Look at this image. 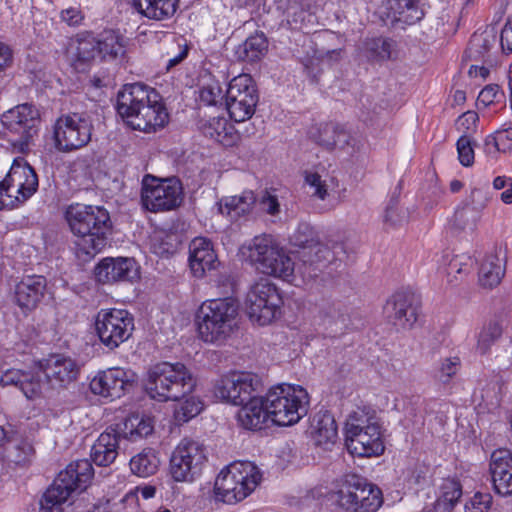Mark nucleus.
Segmentation results:
<instances>
[{
    "instance_id": "obj_4",
    "label": "nucleus",
    "mask_w": 512,
    "mask_h": 512,
    "mask_svg": "<svg viewBox=\"0 0 512 512\" xmlns=\"http://www.w3.org/2000/svg\"><path fill=\"white\" fill-rule=\"evenodd\" d=\"M262 479L259 468L249 461H237L223 468L214 483L216 501L236 504L248 497Z\"/></svg>"
},
{
    "instance_id": "obj_39",
    "label": "nucleus",
    "mask_w": 512,
    "mask_h": 512,
    "mask_svg": "<svg viewBox=\"0 0 512 512\" xmlns=\"http://www.w3.org/2000/svg\"><path fill=\"white\" fill-rule=\"evenodd\" d=\"M462 496V486L454 478L443 479L440 486V495L435 503L436 512H451L460 497Z\"/></svg>"
},
{
    "instance_id": "obj_45",
    "label": "nucleus",
    "mask_w": 512,
    "mask_h": 512,
    "mask_svg": "<svg viewBox=\"0 0 512 512\" xmlns=\"http://www.w3.org/2000/svg\"><path fill=\"white\" fill-rule=\"evenodd\" d=\"M99 41V58L115 60L125 54L123 39L113 31L106 32Z\"/></svg>"
},
{
    "instance_id": "obj_6",
    "label": "nucleus",
    "mask_w": 512,
    "mask_h": 512,
    "mask_svg": "<svg viewBox=\"0 0 512 512\" xmlns=\"http://www.w3.org/2000/svg\"><path fill=\"white\" fill-rule=\"evenodd\" d=\"M238 313L233 298H218L203 302L197 312V327L201 339L207 343L221 342L230 334Z\"/></svg>"
},
{
    "instance_id": "obj_47",
    "label": "nucleus",
    "mask_w": 512,
    "mask_h": 512,
    "mask_svg": "<svg viewBox=\"0 0 512 512\" xmlns=\"http://www.w3.org/2000/svg\"><path fill=\"white\" fill-rule=\"evenodd\" d=\"M300 257L305 264L325 266L326 263H330L334 260V252L319 240L306 247L300 252Z\"/></svg>"
},
{
    "instance_id": "obj_22",
    "label": "nucleus",
    "mask_w": 512,
    "mask_h": 512,
    "mask_svg": "<svg viewBox=\"0 0 512 512\" xmlns=\"http://www.w3.org/2000/svg\"><path fill=\"white\" fill-rule=\"evenodd\" d=\"M95 276L103 284L132 282L139 278V266L133 258L107 257L95 267Z\"/></svg>"
},
{
    "instance_id": "obj_8",
    "label": "nucleus",
    "mask_w": 512,
    "mask_h": 512,
    "mask_svg": "<svg viewBox=\"0 0 512 512\" xmlns=\"http://www.w3.org/2000/svg\"><path fill=\"white\" fill-rule=\"evenodd\" d=\"M333 499L346 512H376L383 503L380 488L356 474L345 476Z\"/></svg>"
},
{
    "instance_id": "obj_59",
    "label": "nucleus",
    "mask_w": 512,
    "mask_h": 512,
    "mask_svg": "<svg viewBox=\"0 0 512 512\" xmlns=\"http://www.w3.org/2000/svg\"><path fill=\"white\" fill-rule=\"evenodd\" d=\"M457 151L460 163L463 166H470L474 161V150L468 135H462L457 141Z\"/></svg>"
},
{
    "instance_id": "obj_36",
    "label": "nucleus",
    "mask_w": 512,
    "mask_h": 512,
    "mask_svg": "<svg viewBox=\"0 0 512 512\" xmlns=\"http://www.w3.org/2000/svg\"><path fill=\"white\" fill-rule=\"evenodd\" d=\"M256 202L257 198L253 191H244L241 195L221 199L218 203L219 212L236 221L249 214Z\"/></svg>"
},
{
    "instance_id": "obj_61",
    "label": "nucleus",
    "mask_w": 512,
    "mask_h": 512,
    "mask_svg": "<svg viewBox=\"0 0 512 512\" xmlns=\"http://www.w3.org/2000/svg\"><path fill=\"white\" fill-rule=\"evenodd\" d=\"M478 119V114L474 111L463 113L456 121L457 130L462 131L463 135H467L475 130Z\"/></svg>"
},
{
    "instance_id": "obj_38",
    "label": "nucleus",
    "mask_w": 512,
    "mask_h": 512,
    "mask_svg": "<svg viewBox=\"0 0 512 512\" xmlns=\"http://www.w3.org/2000/svg\"><path fill=\"white\" fill-rule=\"evenodd\" d=\"M34 455L35 449L31 440L19 435L12 437L6 448L7 460L17 466H26L30 464Z\"/></svg>"
},
{
    "instance_id": "obj_11",
    "label": "nucleus",
    "mask_w": 512,
    "mask_h": 512,
    "mask_svg": "<svg viewBox=\"0 0 512 512\" xmlns=\"http://www.w3.org/2000/svg\"><path fill=\"white\" fill-rule=\"evenodd\" d=\"M92 131L93 123L86 113L62 114L53 125L54 146L63 153L81 149L91 141Z\"/></svg>"
},
{
    "instance_id": "obj_56",
    "label": "nucleus",
    "mask_w": 512,
    "mask_h": 512,
    "mask_svg": "<svg viewBox=\"0 0 512 512\" xmlns=\"http://www.w3.org/2000/svg\"><path fill=\"white\" fill-rule=\"evenodd\" d=\"M27 399H34L41 394L40 378L31 372H26L18 388Z\"/></svg>"
},
{
    "instance_id": "obj_54",
    "label": "nucleus",
    "mask_w": 512,
    "mask_h": 512,
    "mask_svg": "<svg viewBox=\"0 0 512 512\" xmlns=\"http://www.w3.org/2000/svg\"><path fill=\"white\" fill-rule=\"evenodd\" d=\"M257 201L262 212L274 218L280 215L281 205L275 193L265 190L261 193Z\"/></svg>"
},
{
    "instance_id": "obj_41",
    "label": "nucleus",
    "mask_w": 512,
    "mask_h": 512,
    "mask_svg": "<svg viewBox=\"0 0 512 512\" xmlns=\"http://www.w3.org/2000/svg\"><path fill=\"white\" fill-rule=\"evenodd\" d=\"M159 458L151 448L143 449L130 460V469L139 477H148L155 474L159 467Z\"/></svg>"
},
{
    "instance_id": "obj_19",
    "label": "nucleus",
    "mask_w": 512,
    "mask_h": 512,
    "mask_svg": "<svg viewBox=\"0 0 512 512\" xmlns=\"http://www.w3.org/2000/svg\"><path fill=\"white\" fill-rule=\"evenodd\" d=\"M136 375L131 370L113 367L100 371L90 382L91 391L103 397L120 398L133 386Z\"/></svg>"
},
{
    "instance_id": "obj_63",
    "label": "nucleus",
    "mask_w": 512,
    "mask_h": 512,
    "mask_svg": "<svg viewBox=\"0 0 512 512\" xmlns=\"http://www.w3.org/2000/svg\"><path fill=\"white\" fill-rule=\"evenodd\" d=\"M488 201L489 197L482 189L473 188L465 204L470 205L471 208L478 210V213L481 214V211L486 207Z\"/></svg>"
},
{
    "instance_id": "obj_7",
    "label": "nucleus",
    "mask_w": 512,
    "mask_h": 512,
    "mask_svg": "<svg viewBox=\"0 0 512 512\" xmlns=\"http://www.w3.org/2000/svg\"><path fill=\"white\" fill-rule=\"evenodd\" d=\"M93 477V467L88 459L71 462L61 471L41 499V508L46 511L61 506L76 490H84Z\"/></svg>"
},
{
    "instance_id": "obj_28",
    "label": "nucleus",
    "mask_w": 512,
    "mask_h": 512,
    "mask_svg": "<svg viewBox=\"0 0 512 512\" xmlns=\"http://www.w3.org/2000/svg\"><path fill=\"white\" fill-rule=\"evenodd\" d=\"M99 41L91 34H81L71 45L72 66L85 72L99 58Z\"/></svg>"
},
{
    "instance_id": "obj_24",
    "label": "nucleus",
    "mask_w": 512,
    "mask_h": 512,
    "mask_svg": "<svg viewBox=\"0 0 512 512\" xmlns=\"http://www.w3.org/2000/svg\"><path fill=\"white\" fill-rule=\"evenodd\" d=\"M368 430L346 435V446L349 452L359 457H372L384 452L381 426L367 427Z\"/></svg>"
},
{
    "instance_id": "obj_13",
    "label": "nucleus",
    "mask_w": 512,
    "mask_h": 512,
    "mask_svg": "<svg viewBox=\"0 0 512 512\" xmlns=\"http://www.w3.org/2000/svg\"><path fill=\"white\" fill-rule=\"evenodd\" d=\"M38 188V177L28 165H13L0 182V210L12 209L30 198Z\"/></svg>"
},
{
    "instance_id": "obj_64",
    "label": "nucleus",
    "mask_w": 512,
    "mask_h": 512,
    "mask_svg": "<svg viewBox=\"0 0 512 512\" xmlns=\"http://www.w3.org/2000/svg\"><path fill=\"white\" fill-rule=\"evenodd\" d=\"M500 45L503 52L512 53V18L507 19L501 30Z\"/></svg>"
},
{
    "instance_id": "obj_42",
    "label": "nucleus",
    "mask_w": 512,
    "mask_h": 512,
    "mask_svg": "<svg viewBox=\"0 0 512 512\" xmlns=\"http://www.w3.org/2000/svg\"><path fill=\"white\" fill-rule=\"evenodd\" d=\"M480 216L478 210L464 204L456 209L451 220V229L455 234L471 233L476 229Z\"/></svg>"
},
{
    "instance_id": "obj_9",
    "label": "nucleus",
    "mask_w": 512,
    "mask_h": 512,
    "mask_svg": "<svg viewBox=\"0 0 512 512\" xmlns=\"http://www.w3.org/2000/svg\"><path fill=\"white\" fill-rule=\"evenodd\" d=\"M1 123L11 137L14 150L26 153L38 135L41 114L36 105L23 103L5 111L1 116Z\"/></svg>"
},
{
    "instance_id": "obj_25",
    "label": "nucleus",
    "mask_w": 512,
    "mask_h": 512,
    "mask_svg": "<svg viewBox=\"0 0 512 512\" xmlns=\"http://www.w3.org/2000/svg\"><path fill=\"white\" fill-rule=\"evenodd\" d=\"M490 473L494 491L501 496L512 495V454L498 449L491 455Z\"/></svg>"
},
{
    "instance_id": "obj_15",
    "label": "nucleus",
    "mask_w": 512,
    "mask_h": 512,
    "mask_svg": "<svg viewBox=\"0 0 512 512\" xmlns=\"http://www.w3.org/2000/svg\"><path fill=\"white\" fill-rule=\"evenodd\" d=\"M259 101L256 83L248 74L234 77L228 84L225 94V106L231 119L243 122L255 113Z\"/></svg>"
},
{
    "instance_id": "obj_10",
    "label": "nucleus",
    "mask_w": 512,
    "mask_h": 512,
    "mask_svg": "<svg viewBox=\"0 0 512 512\" xmlns=\"http://www.w3.org/2000/svg\"><path fill=\"white\" fill-rule=\"evenodd\" d=\"M250 261L261 273L290 281L294 262L271 236H257L249 245Z\"/></svg>"
},
{
    "instance_id": "obj_2",
    "label": "nucleus",
    "mask_w": 512,
    "mask_h": 512,
    "mask_svg": "<svg viewBox=\"0 0 512 512\" xmlns=\"http://www.w3.org/2000/svg\"><path fill=\"white\" fill-rule=\"evenodd\" d=\"M70 231L75 236L77 253L93 257L106 245L112 223L106 209L100 206L71 204L65 212Z\"/></svg>"
},
{
    "instance_id": "obj_58",
    "label": "nucleus",
    "mask_w": 512,
    "mask_h": 512,
    "mask_svg": "<svg viewBox=\"0 0 512 512\" xmlns=\"http://www.w3.org/2000/svg\"><path fill=\"white\" fill-rule=\"evenodd\" d=\"M492 505V496L489 493L477 492L471 500L465 504L466 512H488Z\"/></svg>"
},
{
    "instance_id": "obj_53",
    "label": "nucleus",
    "mask_w": 512,
    "mask_h": 512,
    "mask_svg": "<svg viewBox=\"0 0 512 512\" xmlns=\"http://www.w3.org/2000/svg\"><path fill=\"white\" fill-rule=\"evenodd\" d=\"M318 240L319 239L314 228L306 222L300 223L298 225L295 233L291 238L292 244L301 248L302 250L306 249V247H309Z\"/></svg>"
},
{
    "instance_id": "obj_33",
    "label": "nucleus",
    "mask_w": 512,
    "mask_h": 512,
    "mask_svg": "<svg viewBox=\"0 0 512 512\" xmlns=\"http://www.w3.org/2000/svg\"><path fill=\"white\" fill-rule=\"evenodd\" d=\"M132 6L150 20L164 21L175 15L179 0H132Z\"/></svg>"
},
{
    "instance_id": "obj_60",
    "label": "nucleus",
    "mask_w": 512,
    "mask_h": 512,
    "mask_svg": "<svg viewBox=\"0 0 512 512\" xmlns=\"http://www.w3.org/2000/svg\"><path fill=\"white\" fill-rule=\"evenodd\" d=\"M336 136L337 126L333 124H326L319 130L317 143L326 149H334Z\"/></svg>"
},
{
    "instance_id": "obj_37",
    "label": "nucleus",
    "mask_w": 512,
    "mask_h": 512,
    "mask_svg": "<svg viewBox=\"0 0 512 512\" xmlns=\"http://www.w3.org/2000/svg\"><path fill=\"white\" fill-rule=\"evenodd\" d=\"M268 49V41L263 32L249 36L235 49V57L240 61L255 62L260 60Z\"/></svg>"
},
{
    "instance_id": "obj_3",
    "label": "nucleus",
    "mask_w": 512,
    "mask_h": 512,
    "mask_svg": "<svg viewBox=\"0 0 512 512\" xmlns=\"http://www.w3.org/2000/svg\"><path fill=\"white\" fill-rule=\"evenodd\" d=\"M143 387L157 402L179 401L194 391L196 379L185 364L162 361L148 367Z\"/></svg>"
},
{
    "instance_id": "obj_44",
    "label": "nucleus",
    "mask_w": 512,
    "mask_h": 512,
    "mask_svg": "<svg viewBox=\"0 0 512 512\" xmlns=\"http://www.w3.org/2000/svg\"><path fill=\"white\" fill-rule=\"evenodd\" d=\"M394 49V41L388 38H371L363 43V53L373 61H384L391 58Z\"/></svg>"
},
{
    "instance_id": "obj_32",
    "label": "nucleus",
    "mask_w": 512,
    "mask_h": 512,
    "mask_svg": "<svg viewBox=\"0 0 512 512\" xmlns=\"http://www.w3.org/2000/svg\"><path fill=\"white\" fill-rule=\"evenodd\" d=\"M312 435L317 446L330 449L338 438L337 425L329 411H319L312 421Z\"/></svg>"
},
{
    "instance_id": "obj_20",
    "label": "nucleus",
    "mask_w": 512,
    "mask_h": 512,
    "mask_svg": "<svg viewBox=\"0 0 512 512\" xmlns=\"http://www.w3.org/2000/svg\"><path fill=\"white\" fill-rule=\"evenodd\" d=\"M418 300L411 292H396L384 308L389 321L397 328H411L418 318Z\"/></svg>"
},
{
    "instance_id": "obj_35",
    "label": "nucleus",
    "mask_w": 512,
    "mask_h": 512,
    "mask_svg": "<svg viewBox=\"0 0 512 512\" xmlns=\"http://www.w3.org/2000/svg\"><path fill=\"white\" fill-rule=\"evenodd\" d=\"M202 133L224 146H233L239 139L234 126L225 117H212L202 126Z\"/></svg>"
},
{
    "instance_id": "obj_57",
    "label": "nucleus",
    "mask_w": 512,
    "mask_h": 512,
    "mask_svg": "<svg viewBox=\"0 0 512 512\" xmlns=\"http://www.w3.org/2000/svg\"><path fill=\"white\" fill-rule=\"evenodd\" d=\"M487 147H494L497 151H505L512 147V128L497 131L494 135H490L485 140Z\"/></svg>"
},
{
    "instance_id": "obj_43",
    "label": "nucleus",
    "mask_w": 512,
    "mask_h": 512,
    "mask_svg": "<svg viewBox=\"0 0 512 512\" xmlns=\"http://www.w3.org/2000/svg\"><path fill=\"white\" fill-rule=\"evenodd\" d=\"M504 321L500 318L491 319L483 326L477 337L476 351L485 355L490 348L501 337L503 333Z\"/></svg>"
},
{
    "instance_id": "obj_5",
    "label": "nucleus",
    "mask_w": 512,
    "mask_h": 512,
    "mask_svg": "<svg viewBox=\"0 0 512 512\" xmlns=\"http://www.w3.org/2000/svg\"><path fill=\"white\" fill-rule=\"evenodd\" d=\"M309 395L299 385L282 383L272 387L265 396L270 420L278 426L296 424L308 412Z\"/></svg>"
},
{
    "instance_id": "obj_1",
    "label": "nucleus",
    "mask_w": 512,
    "mask_h": 512,
    "mask_svg": "<svg viewBox=\"0 0 512 512\" xmlns=\"http://www.w3.org/2000/svg\"><path fill=\"white\" fill-rule=\"evenodd\" d=\"M116 110L132 129L145 133L162 129L169 119L161 96L140 83L125 85L118 92Z\"/></svg>"
},
{
    "instance_id": "obj_21",
    "label": "nucleus",
    "mask_w": 512,
    "mask_h": 512,
    "mask_svg": "<svg viewBox=\"0 0 512 512\" xmlns=\"http://www.w3.org/2000/svg\"><path fill=\"white\" fill-rule=\"evenodd\" d=\"M40 368L53 388H66L80 373L77 361L63 354L51 355L40 363Z\"/></svg>"
},
{
    "instance_id": "obj_27",
    "label": "nucleus",
    "mask_w": 512,
    "mask_h": 512,
    "mask_svg": "<svg viewBox=\"0 0 512 512\" xmlns=\"http://www.w3.org/2000/svg\"><path fill=\"white\" fill-rule=\"evenodd\" d=\"M386 16L393 27L404 29L406 25L419 22L424 11L415 0H389Z\"/></svg>"
},
{
    "instance_id": "obj_48",
    "label": "nucleus",
    "mask_w": 512,
    "mask_h": 512,
    "mask_svg": "<svg viewBox=\"0 0 512 512\" xmlns=\"http://www.w3.org/2000/svg\"><path fill=\"white\" fill-rule=\"evenodd\" d=\"M409 212L406 208L398 205V200L392 198L383 216L384 229L386 231L398 229L408 223Z\"/></svg>"
},
{
    "instance_id": "obj_31",
    "label": "nucleus",
    "mask_w": 512,
    "mask_h": 512,
    "mask_svg": "<svg viewBox=\"0 0 512 512\" xmlns=\"http://www.w3.org/2000/svg\"><path fill=\"white\" fill-rule=\"evenodd\" d=\"M241 406L237 413L240 425L248 430L263 429L267 420L270 419L265 407V397H257L254 393L251 400L246 401Z\"/></svg>"
},
{
    "instance_id": "obj_23",
    "label": "nucleus",
    "mask_w": 512,
    "mask_h": 512,
    "mask_svg": "<svg viewBox=\"0 0 512 512\" xmlns=\"http://www.w3.org/2000/svg\"><path fill=\"white\" fill-rule=\"evenodd\" d=\"M47 293V280L42 275L24 276L15 286L16 304L24 312H31Z\"/></svg>"
},
{
    "instance_id": "obj_17",
    "label": "nucleus",
    "mask_w": 512,
    "mask_h": 512,
    "mask_svg": "<svg viewBox=\"0 0 512 512\" xmlns=\"http://www.w3.org/2000/svg\"><path fill=\"white\" fill-rule=\"evenodd\" d=\"M141 200L144 208L152 212L172 210L181 203V187L171 179L147 175L142 181Z\"/></svg>"
},
{
    "instance_id": "obj_40",
    "label": "nucleus",
    "mask_w": 512,
    "mask_h": 512,
    "mask_svg": "<svg viewBox=\"0 0 512 512\" xmlns=\"http://www.w3.org/2000/svg\"><path fill=\"white\" fill-rule=\"evenodd\" d=\"M505 274L502 260L497 255H488L482 262L479 270V281L483 287L497 286Z\"/></svg>"
},
{
    "instance_id": "obj_46",
    "label": "nucleus",
    "mask_w": 512,
    "mask_h": 512,
    "mask_svg": "<svg viewBox=\"0 0 512 512\" xmlns=\"http://www.w3.org/2000/svg\"><path fill=\"white\" fill-rule=\"evenodd\" d=\"M368 426H380L375 412L357 409L349 415L346 421L345 434L355 435L357 432L368 430Z\"/></svg>"
},
{
    "instance_id": "obj_62",
    "label": "nucleus",
    "mask_w": 512,
    "mask_h": 512,
    "mask_svg": "<svg viewBox=\"0 0 512 512\" xmlns=\"http://www.w3.org/2000/svg\"><path fill=\"white\" fill-rule=\"evenodd\" d=\"M468 261L469 258L465 256L454 255L450 257L445 270L446 274L450 276L452 274L466 273L468 270Z\"/></svg>"
},
{
    "instance_id": "obj_50",
    "label": "nucleus",
    "mask_w": 512,
    "mask_h": 512,
    "mask_svg": "<svg viewBox=\"0 0 512 512\" xmlns=\"http://www.w3.org/2000/svg\"><path fill=\"white\" fill-rule=\"evenodd\" d=\"M124 438L135 440L150 435L153 431V426L149 419H144L139 416H132L128 418L124 424Z\"/></svg>"
},
{
    "instance_id": "obj_51",
    "label": "nucleus",
    "mask_w": 512,
    "mask_h": 512,
    "mask_svg": "<svg viewBox=\"0 0 512 512\" xmlns=\"http://www.w3.org/2000/svg\"><path fill=\"white\" fill-rule=\"evenodd\" d=\"M202 410L203 403L199 398L185 397V400L175 409L174 417L178 423H185L196 417Z\"/></svg>"
},
{
    "instance_id": "obj_52",
    "label": "nucleus",
    "mask_w": 512,
    "mask_h": 512,
    "mask_svg": "<svg viewBox=\"0 0 512 512\" xmlns=\"http://www.w3.org/2000/svg\"><path fill=\"white\" fill-rule=\"evenodd\" d=\"M223 98V89L217 80L210 79L199 90V99L205 105H217Z\"/></svg>"
},
{
    "instance_id": "obj_30",
    "label": "nucleus",
    "mask_w": 512,
    "mask_h": 512,
    "mask_svg": "<svg viewBox=\"0 0 512 512\" xmlns=\"http://www.w3.org/2000/svg\"><path fill=\"white\" fill-rule=\"evenodd\" d=\"M122 434L110 428L100 434L91 448V459L98 466H109L118 455Z\"/></svg>"
},
{
    "instance_id": "obj_16",
    "label": "nucleus",
    "mask_w": 512,
    "mask_h": 512,
    "mask_svg": "<svg viewBox=\"0 0 512 512\" xmlns=\"http://www.w3.org/2000/svg\"><path fill=\"white\" fill-rule=\"evenodd\" d=\"M95 327L101 343L113 350L132 335L134 318L124 309H102L96 316Z\"/></svg>"
},
{
    "instance_id": "obj_18",
    "label": "nucleus",
    "mask_w": 512,
    "mask_h": 512,
    "mask_svg": "<svg viewBox=\"0 0 512 512\" xmlns=\"http://www.w3.org/2000/svg\"><path fill=\"white\" fill-rule=\"evenodd\" d=\"M257 385L258 381L254 375L233 372L217 380L213 392L218 400L239 406L251 400Z\"/></svg>"
},
{
    "instance_id": "obj_26",
    "label": "nucleus",
    "mask_w": 512,
    "mask_h": 512,
    "mask_svg": "<svg viewBox=\"0 0 512 512\" xmlns=\"http://www.w3.org/2000/svg\"><path fill=\"white\" fill-rule=\"evenodd\" d=\"M189 251V264L195 277L201 278L207 271L217 267V255L208 239L202 237L193 239Z\"/></svg>"
},
{
    "instance_id": "obj_55",
    "label": "nucleus",
    "mask_w": 512,
    "mask_h": 512,
    "mask_svg": "<svg viewBox=\"0 0 512 512\" xmlns=\"http://www.w3.org/2000/svg\"><path fill=\"white\" fill-rule=\"evenodd\" d=\"M305 184H307L313 191L312 197L319 200H325L328 196V185L325 179L317 172H305Z\"/></svg>"
},
{
    "instance_id": "obj_14",
    "label": "nucleus",
    "mask_w": 512,
    "mask_h": 512,
    "mask_svg": "<svg viewBox=\"0 0 512 512\" xmlns=\"http://www.w3.org/2000/svg\"><path fill=\"white\" fill-rule=\"evenodd\" d=\"M206 460L204 446L196 440L184 438L171 454L169 473L176 482H192L201 474Z\"/></svg>"
},
{
    "instance_id": "obj_49",
    "label": "nucleus",
    "mask_w": 512,
    "mask_h": 512,
    "mask_svg": "<svg viewBox=\"0 0 512 512\" xmlns=\"http://www.w3.org/2000/svg\"><path fill=\"white\" fill-rule=\"evenodd\" d=\"M462 366L458 356L440 358L434 368V378L442 384H449L458 374Z\"/></svg>"
},
{
    "instance_id": "obj_34",
    "label": "nucleus",
    "mask_w": 512,
    "mask_h": 512,
    "mask_svg": "<svg viewBox=\"0 0 512 512\" xmlns=\"http://www.w3.org/2000/svg\"><path fill=\"white\" fill-rule=\"evenodd\" d=\"M316 0H288L286 16L294 29H304L316 19Z\"/></svg>"
},
{
    "instance_id": "obj_12",
    "label": "nucleus",
    "mask_w": 512,
    "mask_h": 512,
    "mask_svg": "<svg viewBox=\"0 0 512 512\" xmlns=\"http://www.w3.org/2000/svg\"><path fill=\"white\" fill-rule=\"evenodd\" d=\"M282 304L278 288L267 279L252 285L245 300L250 320L260 326L270 324L280 314Z\"/></svg>"
},
{
    "instance_id": "obj_29",
    "label": "nucleus",
    "mask_w": 512,
    "mask_h": 512,
    "mask_svg": "<svg viewBox=\"0 0 512 512\" xmlns=\"http://www.w3.org/2000/svg\"><path fill=\"white\" fill-rule=\"evenodd\" d=\"M497 42V31L494 27L486 28L482 32H475L469 42V46L465 51L467 58L474 61H482L483 64L493 66L495 59L491 50Z\"/></svg>"
}]
</instances>
